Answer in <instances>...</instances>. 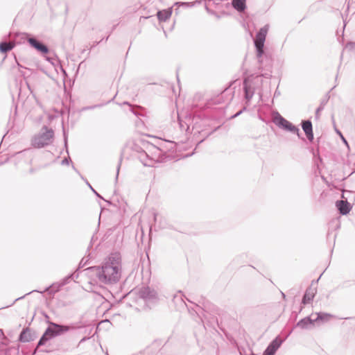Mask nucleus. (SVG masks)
Masks as SVG:
<instances>
[{
    "instance_id": "obj_5",
    "label": "nucleus",
    "mask_w": 355,
    "mask_h": 355,
    "mask_svg": "<svg viewBox=\"0 0 355 355\" xmlns=\"http://www.w3.org/2000/svg\"><path fill=\"white\" fill-rule=\"evenodd\" d=\"M53 136L54 132L52 129L43 127L41 132L33 137L31 144L36 148H43L52 143Z\"/></svg>"
},
{
    "instance_id": "obj_20",
    "label": "nucleus",
    "mask_w": 355,
    "mask_h": 355,
    "mask_svg": "<svg viewBox=\"0 0 355 355\" xmlns=\"http://www.w3.org/2000/svg\"><path fill=\"white\" fill-rule=\"evenodd\" d=\"M317 318L315 320V322L318 321H327L329 318H331L333 315L330 313L319 312L317 313Z\"/></svg>"
},
{
    "instance_id": "obj_17",
    "label": "nucleus",
    "mask_w": 355,
    "mask_h": 355,
    "mask_svg": "<svg viewBox=\"0 0 355 355\" xmlns=\"http://www.w3.org/2000/svg\"><path fill=\"white\" fill-rule=\"evenodd\" d=\"M53 336V330H52L51 327H49L43 334L42 337L40 338L38 345H44L48 340Z\"/></svg>"
},
{
    "instance_id": "obj_31",
    "label": "nucleus",
    "mask_w": 355,
    "mask_h": 355,
    "mask_svg": "<svg viewBox=\"0 0 355 355\" xmlns=\"http://www.w3.org/2000/svg\"><path fill=\"white\" fill-rule=\"evenodd\" d=\"M311 151H312V153H313V156H315V155H316V154H318V155L319 154V150H318V148L317 149V150H316V151H315L314 149H312V150H311Z\"/></svg>"
},
{
    "instance_id": "obj_10",
    "label": "nucleus",
    "mask_w": 355,
    "mask_h": 355,
    "mask_svg": "<svg viewBox=\"0 0 355 355\" xmlns=\"http://www.w3.org/2000/svg\"><path fill=\"white\" fill-rule=\"evenodd\" d=\"M301 125L307 139L310 142H313L314 139V135L313 131V125L311 120H302Z\"/></svg>"
},
{
    "instance_id": "obj_12",
    "label": "nucleus",
    "mask_w": 355,
    "mask_h": 355,
    "mask_svg": "<svg viewBox=\"0 0 355 355\" xmlns=\"http://www.w3.org/2000/svg\"><path fill=\"white\" fill-rule=\"evenodd\" d=\"M314 324L315 320L311 319L309 315L299 320L295 327H299L302 329H309L313 327Z\"/></svg>"
},
{
    "instance_id": "obj_13",
    "label": "nucleus",
    "mask_w": 355,
    "mask_h": 355,
    "mask_svg": "<svg viewBox=\"0 0 355 355\" xmlns=\"http://www.w3.org/2000/svg\"><path fill=\"white\" fill-rule=\"evenodd\" d=\"M29 44L36 49L37 51H40L41 53L46 54L49 52L48 48L44 45L43 44L39 42L37 40H36L34 38H29L28 39Z\"/></svg>"
},
{
    "instance_id": "obj_33",
    "label": "nucleus",
    "mask_w": 355,
    "mask_h": 355,
    "mask_svg": "<svg viewBox=\"0 0 355 355\" xmlns=\"http://www.w3.org/2000/svg\"><path fill=\"white\" fill-rule=\"evenodd\" d=\"M157 217H158V214H154V220L155 222H157Z\"/></svg>"
},
{
    "instance_id": "obj_21",
    "label": "nucleus",
    "mask_w": 355,
    "mask_h": 355,
    "mask_svg": "<svg viewBox=\"0 0 355 355\" xmlns=\"http://www.w3.org/2000/svg\"><path fill=\"white\" fill-rule=\"evenodd\" d=\"M174 142L173 141H164V142H162L161 144H160V146L158 147V150H161V151H164V149L166 150H171L173 148H174Z\"/></svg>"
},
{
    "instance_id": "obj_9",
    "label": "nucleus",
    "mask_w": 355,
    "mask_h": 355,
    "mask_svg": "<svg viewBox=\"0 0 355 355\" xmlns=\"http://www.w3.org/2000/svg\"><path fill=\"white\" fill-rule=\"evenodd\" d=\"M243 90L245 99L249 102L254 94V89L251 80L248 78H245L243 83Z\"/></svg>"
},
{
    "instance_id": "obj_37",
    "label": "nucleus",
    "mask_w": 355,
    "mask_h": 355,
    "mask_svg": "<svg viewBox=\"0 0 355 355\" xmlns=\"http://www.w3.org/2000/svg\"><path fill=\"white\" fill-rule=\"evenodd\" d=\"M282 297H283V298H285V297H286L285 294H284V293H282Z\"/></svg>"
},
{
    "instance_id": "obj_32",
    "label": "nucleus",
    "mask_w": 355,
    "mask_h": 355,
    "mask_svg": "<svg viewBox=\"0 0 355 355\" xmlns=\"http://www.w3.org/2000/svg\"><path fill=\"white\" fill-rule=\"evenodd\" d=\"M335 130H336V133H337L338 135H339L340 137L343 135H342V133H341V132H340L338 129L335 128Z\"/></svg>"
},
{
    "instance_id": "obj_3",
    "label": "nucleus",
    "mask_w": 355,
    "mask_h": 355,
    "mask_svg": "<svg viewBox=\"0 0 355 355\" xmlns=\"http://www.w3.org/2000/svg\"><path fill=\"white\" fill-rule=\"evenodd\" d=\"M120 257L112 255L101 268L97 269V277L104 284L116 282L120 278Z\"/></svg>"
},
{
    "instance_id": "obj_19",
    "label": "nucleus",
    "mask_w": 355,
    "mask_h": 355,
    "mask_svg": "<svg viewBox=\"0 0 355 355\" xmlns=\"http://www.w3.org/2000/svg\"><path fill=\"white\" fill-rule=\"evenodd\" d=\"M51 326L52 330H53V336L64 331H67L69 329V327L67 326H62L54 323H51Z\"/></svg>"
},
{
    "instance_id": "obj_14",
    "label": "nucleus",
    "mask_w": 355,
    "mask_h": 355,
    "mask_svg": "<svg viewBox=\"0 0 355 355\" xmlns=\"http://www.w3.org/2000/svg\"><path fill=\"white\" fill-rule=\"evenodd\" d=\"M330 96L329 92L321 99L319 107L316 109L315 113V118L318 120L320 118V113L324 110V106L327 105L329 100Z\"/></svg>"
},
{
    "instance_id": "obj_39",
    "label": "nucleus",
    "mask_w": 355,
    "mask_h": 355,
    "mask_svg": "<svg viewBox=\"0 0 355 355\" xmlns=\"http://www.w3.org/2000/svg\"><path fill=\"white\" fill-rule=\"evenodd\" d=\"M302 309H303V307H302V306H301V307H300V311H300H300H302Z\"/></svg>"
},
{
    "instance_id": "obj_29",
    "label": "nucleus",
    "mask_w": 355,
    "mask_h": 355,
    "mask_svg": "<svg viewBox=\"0 0 355 355\" xmlns=\"http://www.w3.org/2000/svg\"><path fill=\"white\" fill-rule=\"evenodd\" d=\"M245 110V107H244L242 110H240L239 112H238L237 113L234 114L232 117L235 118V117L239 116L243 112V110Z\"/></svg>"
},
{
    "instance_id": "obj_1",
    "label": "nucleus",
    "mask_w": 355,
    "mask_h": 355,
    "mask_svg": "<svg viewBox=\"0 0 355 355\" xmlns=\"http://www.w3.org/2000/svg\"><path fill=\"white\" fill-rule=\"evenodd\" d=\"M149 125V116L145 108L135 105V127L137 129V134L135 132V157L136 153L138 154L137 159L144 166H150L151 159L146 152V149L149 147L155 146L152 145L149 141L137 137V135H143L149 137L150 135L145 133Z\"/></svg>"
},
{
    "instance_id": "obj_2",
    "label": "nucleus",
    "mask_w": 355,
    "mask_h": 355,
    "mask_svg": "<svg viewBox=\"0 0 355 355\" xmlns=\"http://www.w3.org/2000/svg\"><path fill=\"white\" fill-rule=\"evenodd\" d=\"M268 30L269 24H266L259 30L254 40L256 56L259 64V69L261 70H265V72L262 73L261 76L266 78H270L272 76V60L264 51V44Z\"/></svg>"
},
{
    "instance_id": "obj_40",
    "label": "nucleus",
    "mask_w": 355,
    "mask_h": 355,
    "mask_svg": "<svg viewBox=\"0 0 355 355\" xmlns=\"http://www.w3.org/2000/svg\"><path fill=\"white\" fill-rule=\"evenodd\" d=\"M250 354L254 355L253 352L250 349Z\"/></svg>"
},
{
    "instance_id": "obj_35",
    "label": "nucleus",
    "mask_w": 355,
    "mask_h": 355,
    "mask_svg": "<svg viewBox=\"0 0 355 355\" xmlns=\"http://www.w3.org/2000/svg\"><path fill=\"white\" fill-rule=\"evenodd\" d=\"M205 9L208 12H211V10H209V8H208V6L207 5H205Z\"/></svg>"
},
{
    "instance_id": "obj_24",
    "label": "nucleus",
    "mask_w": 355,
    "mask_h": 355,
    "mask_svg": "<svg viewBox=\"0 0 355 355\" xmlns=\"http://www.w3.org/2000/svg\"><path fill=\"white\" fill-rule=\"evenodd\" d=\"M178 123L180 128L182 131L185 130L187 131L189 129V126L182 121L180 118H178Z\"/></svg>"
},
{
    "instance_id": "obj_7",
    "label": "nucleus",
    "mask_w": 355,
    "mask_h": 355,
    "mask_svg": "<svg viewBox=\"0 0 355 355\" xmlns=\"http://www.w3.org/2000/svg\"><path fill=\"white\" fill-rule=\"evenodd\" d=\"M322 273L317 279H314L311 282V285L306 288L304 294L303 295L302 304L304 305L309 304L314 298L317 293V285L319 279H320Z\"/></svg>"
},
{
    "instance_id": "obj_30",
    "label": "nucleus",
    "mask_w": 355,
    "mask_h": 355,
    "mask_svg": "<svg viewBox=\"0 0 355 355\" xmlns=\"http://www.w3.org/2000/svg\"><path fill=\"white\" fill-rule=\"evenodd\" d=\"M280 95V92L277 89L274 94V98H276Z\"/></svg>"
},
{
    "instance_id": "obj_6",
    "label": "nucleus",
    "mask_w": 355,
    "mask_h": 355,
    "mask_svg": "<svg viewBox=\"0 0 355 355\" xmlns=\"http://www.w3.org/2000/svg\"><path fill=\"white\" fill-rule=\"evenodd\" d=\"M273 123L280 129L295 134L299 139L304 140V138L300 133V129L291 122L284 118L278 112H275Z\"/></svg>"
},
{
    "instance_id": "obj_26",
    "label": "nucleus",
    "mask_w": 355,
    "mask_h": 355,
    "mask_svg": "<svg viewBox=\"0 0 355 355\" xmlns=\"http://www.w3.org/2000/svg\"><path fill=\"white\" fill-rule=\"evenodd\" d=\"M240 355H246V352L244 348H238Z\"/></svg>"
},
{
    "instance_id": "obj_38",
    "label": "nucleus",
    "mask_w": 355,
    "mask_h": 355,
    "mask_svg": "<svg viewBox=\"0 0 355 355\" xmlns=\"http://www.w3.org/2000/svg\"><path fill=\"white\" fill-rule=\"evenodd\" d=\"M202 141H203V139H202V140H200V141L198 142V145H199V144H200V143H202Z\"/></svg>"
},
{
    "instance_id": "obj_23",
    "label": "nucleus",
    "mask_w": 355,
    "mask_h": 355,
    "mask_svg": "<svg viewBox=\"0 0 355 355\" xmlns=\"http://www.w3.org/2000/svg\"><path fill=\"white\" fill-rule=\"evenodd\" d=\"M156 350L150 347H146L144 351L140 352L137 355H155Z\"/></svg>"
},
{
    "instance_id": "obj_16",
    "label": "nucleus",
    "mask_w": 355,
    "mask_h": 355,
    "mask_svg": "<svg viewBox=\"0 0 355 355\" xmlns=\"http://www.w3.org/2000/svg\"><path fill=\"white\" fill-rule=\"evenodd\" d=\"M172 14V11L170 9L159 10L157 13V18L159 21H166L168 19Z\"/></svg>"
},
{
    "instance_id": "obj_28",
    "label": "nucleus",
    "mask_w": 355,
    "mask_h": 355,
    "mask_svg": "<svg viewBox=\"0 0 355 355\" xmlns=\"http://www.w3.org/2000/svg\"><path fill=\"white\" fill-rule=\"evenodd\" d=\"M245 110V107H244L242 110H240L239 112H238L237 113L234 114L232 117L235 118V117L239 116L243 112V110Z\"/></svg>"
},
{
    "instance_id": "obj_18",
    "label": "nucleus",
    "mask_w": 355,
    "mask_h": 355,
    "mask_svg": "<svg viewBox=\"0 0 355 355\" xmlns=\"http://www.w3.org/2000/svg\"><path fill=\"white\" fill-rule=\"evenodd\" d=\"M33 340L31 331L28 329H25L22 331L19 336V340L24 343L29 342Z\"/></svg>"
},
{
    "instance_id": "obj_25",
    "label": "nucleus",
    "mask_w": 355,
    "mask_h": 355,
    "mask_svg": "<svg viewBox=\"0 0 355 355\" xmlns=\"http://www.w3.org/2000/svg\"><path fill=\"white\" fill-rule=\"evenodd\" d=\"M347 47H349L350 49H354L355 50V42H349L347 44Z\"/></svg>"
},
{
    "instance_id": "obj_8",
    "label": "nucleus",
    "mask_w": 355,
    "mask_h": 355,
    "mask_svg": "<svg viewBox=\"0 0 355 355\" xmlns=\"http://www.w3.org/2000/svg\"><path fill=\"white\" fill-rule=\"evenodd\" d=\"M283 342L284 340L281 339L279 336H277L269 343L262 355H275Z\"/></svg>"
},
{
    "instance_id": "obj_34",
    "label": "nucleus",
    "mask_w": 355,
    "mask_h": 355,
    "mask_svg": "<svg viewBox=\"0 0 355 355\" xmlns=\"http://www.w3.org/2000/svg\"><path fill=\"white\" fill-rule=\"evenodd\" d=\"M340 137L343 139L344 143L347 144V140L345 139V138L343 135Z\"/></svg>"
},
{
    "instance_id": "obj_4",
    "label": "nucleus",
    "mask_w": 355,
    "mask_h": 355,
    "mask_svg": "<svg viewBox=\"0 0 355 355\" xmlns=\"http://www.w3.org/2000/svg\"><path fill=\"white\" fill-rule=\"evenodd\" d=\"M139 299L135 302L138 304L143 302V309H151L159 303V298L157 291L149 286H143L138 291Z\"/></svg>"
},
{
    "instance_id": "obj_27",
    "label": "nucleus",
    "mask_w": 355,
    "mask_h": 355,
    "mask_svg": "<svg viewBox=\"0 0 355 355\" xmlns=\"http://www.w3.org/2000/svg\"><path fill=\"white\" fill-rule=\"evenodd\" d=\"M292 318H293L294 320H295L297 318V313L296 311H293L291 313V316Z\"/></svg>"
},
{
    "instance_id": "obj_22",
    "label": "nucleus",
    "mask_w": 355,
    "mask_h": 355,
    "mask_svg": "<svg viewBox=\"0 0 355 355\" xmlns=\"http://www.w3.org/2000/svg\"><path fill=\"white\" fill-rule=\"evenodd\" d=\"M15 44L12 42H3L0 44V51L2 53H7L12 49Z\"/></svg>"
},
{
    "instance_id": "obj_11",
    "label": "nucleus",
    "mask_w": 355,
    "mask_h": 355,
    "mask_svg": "<svg viewBox=\"0 0 355 355\" xmlns=\"http://www.w3.org/2000/svg\"><path fill=\"white\" fill-rule=\"evenodd\" d=\"M336 207L341 215H347L351 211L352 206L347 200H337Z\"/></svg>"
},
{
    "instance_id": "obj_15",
    "label": "nucleus",
    "mask_w": 355,
    "mask_h": 355,
    "mask_svg": "<svg viewBox=\"0 0 355 355\" xmlns=\"http://www.w3.org/2000/svg\"><path fill=\"white\" fill-rule=\"evenodd\" d=\"M232 6L238 12H243L247 8L246 0H232Z\"/></svg>"
},
{
    "instance_id": "obj_36",
    "label": "nucleus",
    "mask_w": 355,
    "mask_h": 355,
    "mask_svg": "<svg viewBox=\"0 0 355 355\" xmlns=\"http://www.w3.org/2000/svg\"><path fill=\"white\" fill-rule=\"evenodd\" d=\"M347 282H344L342 285H341V287L342 288H345V287H347Z\"/></svg>"
}]
</instances>
